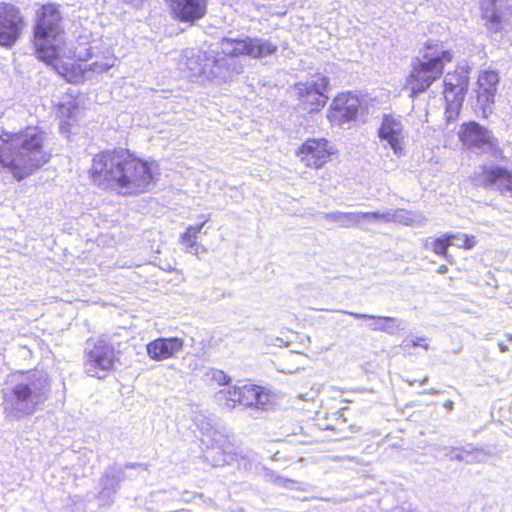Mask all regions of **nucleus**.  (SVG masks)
<instances>
[{"label":"nucleus","mask_w":512,"mask_h":512,"mask_svg":"<svg viewBox=\"0 0 512 512\" xmlns=\"http://www.w3.org/2000/svg\"><path fill=\"white\" fill-rule=\"evenodd\" d=\"M62 20L57 3H44L36 10L30 41L39 61L51 66L66 81L74 84L84 80L86 71L102 73L114 65V58L107 55L104 61H94L86 67L85 64L94 55L92 46L87 42L69 48L61 45L59 39L64 34Z\"/></svg>","instance_id":"1"},{"label":"nucleus","mask_w":512,"mask_h":512,"mask_svg":"<svg viewBox=\"0 0 512 512\" xmlns=\"http://www.w3.org/2000/svg\"><path fill=\"white\" fill-rule=\"evenodd\" d=\"M88 175L95 186L122 196L146 193L156 181L151 163L124 147L96 153Z\"/></svg>","instance_id":"2"},{"label":"nucleus","mask_w":512,"mask_h":512,"mask_svg":"<svg viewBox=\"0 0 512 512\" xmlns=\"http://www.w3.org/2000/svg\"><path fill=\"white\" fill-rule=\"evenodd\" d=\"M47 132L37 125L0 133V168L23 180L47 164L52 155L46 149Z\"/></svg>","instance_id":"3"},{"label":"nucleus","mask_w":512,"mask_h":512,"mask_svg":"<svg viewBox=\"0 0 512 512\" xmlns=\"http://www.w3.org/2000/svg\"><path fill=\"white\" fill-rule=\"evenodd\" d=\"M454 59L450 49H443V44L437 40L424 43L422 60L413 62L411 70L405 79L410 98L425 93L444 74L445 67Z\"/></svg>","instance_id":"4"},{"label":"nucleus","mask_w":512,"mask_h":512,"mask_svg":"<svg viewBox=\"0 0 512 512\" xmlns=\"http://www.w3.org/2000/svg\"><path fill=\"white\" fill-rule=\"evenodd\" d=\"M3 393V410L9 417L20 418L33 414L43 400L40 379L31 371H16L9 375Z\"/></svg>","instance_id":"5"},{"label":"nucleus","mask_w":512,"mask_h":512,"mask_svg":"<svg viewBox=\"0 0 512 512\" xmlns=\"http://www.w3.org/2000/svg\"><path fill=\"white\" fill-rule=\"evenodd\" d=\"M470 69L456 65L443 79L444 113L447 122H453L461 114L470 85Z\"/></svg>","instance_id":"6"},{"label":"nucleus","mask_w":512,"mask_h":512,"mask_svg":"<svg viewBox=\"0 0 512 512\" xmlns=\"http://www.w3.org/2000/svg\"><path fill=\"white\" fill-rule=\"evenodd\" d=\"M118 361V352L107 336L102 335L87 340L83 365L89 376L103 379L113 370Z\"/></svg>","instance_id":"7"},{"label":"nucleus","mask_w":512,"mask_h":512,"mask_svg":"<svg viewBox=\"0 0 512 512\" xmlns=\"http://www.w3.org/2000/svg\"><path fill=\"white\" fill-rule=\"evenodd\" d=\"M330 89V79L319 72L313 74L309 80L292 85L299 108L308 114L319 113L326 106Z\"/></svg>","instance_id":"8"},{"label":"nucleus","mask_w":512,"mask_h":512,"mask_svg":"<svg viewBox=\"0 0 512 512\" xmlns=\"http://www.w3.org/2000/svg\"><path fill=\"white\" fill-rule=\"evenodd\" d=\"M337 153L335 146L324 137H311L304 140L296 149L295 155L309 169L320 170L332 161Z\"/></svg>","instance_id":"9"},{"label":"nucleus","mask_w":512,"mask_h":512,"mask_svg":"<svg viewBox=\"0 0 512 512\" xmlns=\"http://www.w3.org/2000/svg\"><path fill=\"white\" fill-rule=\"evenodd\" d=\"M457 134L459 141L469 150H477L480 153L490 152L495 156L502 154V149L493 133L475 121L462 123Z\"/></svg>","instance_id":"10"},{"label":"nucleus","mask_w":512,"mask_h":512,"mask_svg":"<svg viewBox=\"0 0 512 512\" xmlns=\"http://www.w3.org/2000/svg\"><path fill=\"white\" fill-rule=\"evenodd\" d=\"M27 26L26 19L19 7L0 1V46L11 48L22 37Z\"/></svg>","instance_id":"11"},{"label":"nucleus","mask_w":512,"mask_h":512,"mask_svg":"<svg viewBox=\"0 0 512 512\" xmlns=\"http://www.w3.org/2000/svg\"><path fill=\"white\" fill-rule=\"evenodd\" d=\"M362 108L361 97L354 91L337 93L327 110V119L332 125H343L355 121Z\"/></svg>","instance_id":"12"},{"label":"nucleus","mask_w":512,"mask_h":512,"mask_svg":"<svg viewBox=\"0 0 512 512\" xmlns=\"http://www.w3.org/2000/svg\"><path fill=\"white\" fill-rule=\"evenodd\" d=\"M225 403L233 408L237 404L245 407L264 408L270 403V393L265 388L247 383L242 386H233L222 391Z\"/></svg>","instance_id":"13"},{"label":"nucleus","mask_w":512,"mask_h":512,"mask_svg":"<svg viewBox=\"0 0 512 512\" xmlns=\"http://www.w3.org/2000/svg\"><path fill=\"white\" fill-rule=\"evenodd\" d=\"M472 180L476 186L485 189L496 187L501 194H512V169L504 166L483 164Z\"/></svg>","instance_id":"14"},{"label":"nucleus","mask_w":512,"mask_h":512,"mask_svg":"<svg viewBox=\"0 0 512 512\" xmlns=\"http://www.w3.org/2000/svg\"><path fill=\"white\" fill-rule=\"evenodd\" d=\"M171 17L190 26L195 25L208 14L209 0H164Z\"/></svg>","instance_id":"15"},{"label":"nucleus","mask_w":512,"mask_h":512,"mask_svg":"<svg viewBox=\"0 0 512 512\" xmlns=\"http://www.w3.org/2000/svg\"><path fill=\"white\" fill-rule=\"evenodd\" d=\"M498 83L499 75L496 71L484 70L478 75L475 89L476 99L481 106L483 117L485 118L494 104Z\"/></svg>","instance_id":"16"},{"label":"nucleus","mask_w":512,"mask_h":512,"mask_svg":"<svg viewBox=\"0 0 512 512\" xmlns=\"http://www.w3.org/2000/svg\"><path fill=\"white\" fill-rule=\"evenodd\" d=\"M378 137L386 141L393 152L401 155L404 152L403 124L392 114H384L378 128Z\"/></svg>","instance_id":"17"},{"label":"nucleus","mask_w":512,"mask_h":512,"mask_svg":"<svg viewBox=\"0 0 512 512\" xmlns=\"http://www.w3.org/2000/svg\"><path fill=\"white\" fill-rule=\"evenodd\" d=\"M183 346L184 341L179 337H159L146 345V352L151 360L163 361L175 357Z\"/></svg>","instance_id":"18"},{"label":"nucleus","mask_w":512,"mask_h":512,"mask_svg":"<svg viewBox=\"0 0 512 512\" xmlns=\"http://www.w3.org/2000/svg\"><path fill=\"white\" fill-rule=\"evenodd\" d=\"M207 221L208 219L204 218L198 225H189L180 235V243L184 245L187 252L198 255L206 251L205 247L198 242V237Z\"/></svg>","instance_id":"19"},{"label":"nucleus","mask_w":512,"mask_h":512,"mask_svg":"<svg viewBox=\"0 0 512 512\" xmlns=\"http://www.w3.org/2000/svg\"><path fill=\"white\" fill-rule=\"evenodd\" d=\"M379 215L374 212H332L326 214V219L338 223L341 227L356 225L360 220L377 218Z\"/></svg>","instance_id":"20"},{"label":"nucleus","mask_w":512,"mask_h":512,"mask_svg":"<svg viewBox=\"0 0 512 512\" xmlns=\"http://www.w3.org/2000/svg\"><path fill=\"white\" fill-rule=\"evenodd\" d=\"M277 45L268 40L247 37L246 54L252 58H262L276 53Z\"/></svg>","instance_id":"21"},{"label":"nucleus","mask_w":512,"mask_h":512,"mask_svg":"<svg viewBox=\"0 0 512 512\" xmlns=\"http://www.w3.org/2000/svg\"><path fill=\"white\" fill-rule=\"evenodd\" d=\"M456 238L457 235L453 233H444L431 241L430 249L434 254L448 259V249L454 245Z\"/></svg>","instance_id":"22"},{"label":"nucleus","mask_w":512,"mask_h":512,"mask_svg":"<svg viewBox=\"0 0 512 512\" xmlns=\"http://www.w3.org/2000/svg\"><path fill=\"white\" fill-rule=\"evenodd\" d=\"M223 54L227 57L247 56V38L244 39H223Z\"/></svg>","instance_id":"23"},{"label":"nucleus","mask_w":512,"mask_h":512,"mask_svg":"<svg viewBox=\"0 0 512 512\" xmlns=\"http://www.w3.org/2000/svg\"><path fill=\"white\" fill-rule=\"evenodd\" d=\"M357 319H370L373 321L372 330L388 332L394 325L395 319L388 316H374L368 314H354Z\"/></svg>","instance_id":"24"},{"label":"nucleus","mask_w":512,"mask_h":512,"mask_svg":"<svg viewBox=\"0 0 512 512\" xmlns=\"http://www.w3.org/2000/svg\"><path fill=\"white\" fill-rule=\"evenodd\" d=\"M400 347L405 352L411 353L416 348L428 350L430 345L426 337H407L401 342Z\"/></svg>","instance_id":"25"},{"label":"nucleus","mask_w":512,"mask_h":512,"mask_svg":"<svg viewBox=\"0 0 512 512\" xmlns=\"http://www.w3.org/2000/svg\"><path fill=\"white\" fill-rule=\"evenodd\" d=\"M457 235L456 240L458 242L454 241V245L458 249L462 250H471L473 249L477 244V239L473 234H461V233H454Z\"/></svg>","instance_id":"26"},{"label":"nucleus","mask_w":512,"mask_h":512,"mask_svg":"<svg viewBox=\"0 0 512 512\" xmlns=\"http://www.w3.org/2000/svg\"><path fill=\"white\" fill-rule=\"evenodd\" d=\"M208 376L212 383L219 386L227 385L230 382V377L224 371L219 369L210 370L208 372Z\"/></svg>","instance_id":"27"},{"label":"nucleus","mask_w":512,"mask_h":512,"mask_svg":"<svg viewBox=\"0 0 512 512\" xmlns=\"http://www.w3.org/2000/svg\"><path fill=\"white\" fill-rule=\"evenodd\" d=\"M483 17L485 18L486 22L490 24L491 29H493L494 31H497L499 29L501 23V16L497 11L491 12L490 14L485 12L483 14Z\"/></svg>","instance_id":"28"},{"label":"nucleus","mask_w":512,"mask_h":512,"mask_svg":"<svg viewBox=\"0 0 512 512\" xmlns=\"http://www.w3.org/2000/svg\"><path fill=\"white\" fill-rule=\"evenodd\" d=\"M448 271V267L446 265H441L437 268L438 273H446Z\"/></svg>","instance_id":"29"},{"label":"nucleus","mask_w":512,"mask_h":512,"mask_svg":"<svg viewBox=\"0 0 512 512\" xmlns=\"http://www.w3.org/2000/svg\"><path fill=\"white\" fill-rule=\"evenodd\" d=\"M346 437H347V436L343 434V435L336 436V437L334 438V440H340V439H343V438H346Z\"/></svg>","instance_id":"30"},{"label":"nucleus","mask_w":512,"mask_h":512,"mask_svg":"<svg viewBox=\"0 0 512 512\" xmlns=\"http://www.w3.org/2000/svg\"><path fill=\"white\" fill-rule=\"evenodd\" d=\"M501 349H502V351H506L507 347L506 346H501Z\"/></svg>","instance_id":"31"}]
</instances>
